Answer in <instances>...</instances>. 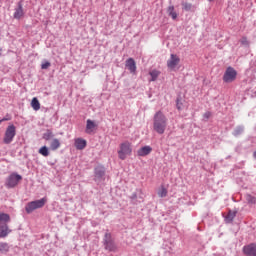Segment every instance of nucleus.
Masks as SVG:
<instances>
[{
	"label": "nucleus",
	"mask_w": 256,
	"mask_h": 256,
	"mask_svg": "<svg viewBox=\"0 0 256 256\" xmlns=\"http://www.w3.org/2000/svg\"><path fill=\"white\" fill-rule=\"evenodd\" d=\"M158 196L161 198L167 197V188H165V186L160 187V189L158 190Z\"/></svg>",
	"instance_id": "obj_25"
},
{
	"label": "nucleus",
	"mask_w": 256,
	"mask_h": 256,
	"mask_svg": "<svg viewBox=\"0 0 256 256\" xmlns=\"http://www.w3.org/2000/svg\"><path fill=\"white\" fill-rule=\"evenodd\" d=\"M153 129L159 135H163V133H165V129H167V116H165L163 111H157L154 114Z\"/></svg>",
	"instance_id": "obj_1"
},
{
	"label": "nucleus",
	"mask_w": 256,
	"mask_h": 256,
	"mask_svg": "<svg viewBox=\"0 0 256 256\" xmlns=\"http://www.w3.org/2000/svg\"><path fill=\"white\" fill-rule=\"evenodd\" d=\"M97 123H95V121L91 120V119H88L86 121V130L85 132L88 134V135H91V133H95V131H97Z\"/></svg>",
	"instance_id": "obj_8"
},
{
	"label": "nucleus",
	"mask_w": 256,
	"mask_h": 256,
	"mask_svg": "<svg viewBox=\"0 0 256 256\" xmlns=\"http://www.w3.org/2000/svg\"><path fill=\"white\" fill-rule=\"evenodd\" d=\"M46 203H47V198H41L40 200L29 202L25 207V211L28 214L33 213L35 209H41L45 207Z\"/></svg>",
	"instance_id": "obj_3"
},
{
	"label": "nucleus",
	"mask_w": 256,
	"mask_h": 256,
	"mask_svg": "<svg viewBox=\"0 0 256 256\" xmlns=\"http://www.w3.org/2000/svg\"><path fill=\"white\" fill-rule=\"evenodd\" d=\"M237 79V70L233 67H228L223 75L224 83H233Z\"/></svg>",
	"instance_id": "obj_6"
},
{
	"label": "nucleus",
	"mask_w": 256,
	"mask_h": 256,
	"mask_svg": "<svg viewBox=\"0 0 256 256\" xmlns=\"http://www.w3.org/2000/svg\"><path fill=\"white\" fill-rule=\"evenodd\" d=\"M61 147V141L57 138H53L50 141V150L51 151H57Z\"/></svg>",
	"instance_id": "obj_16"
},
{
	"label": "nucleus",
	"mask_w": 256,
	"mask_h": 256,
	"mask_svg": "<svg viewBox=\"0 0 256 256\" xmlns=\"http://www.w3.org/2000/svg\"><path fill=\"white\" fill-rule=\"evenodd\" d=\"M42 137L45 141H50V139H53L54 135L51 130H47Z\"/></svg>",
	"instance_id": "obj_24"
},
{
	"label": "nucleus",
	"mask_w": 256,
	"mask_h": 256,
	"mask_svg": "<svg viewBox=\"0 0 256 256\" xmlns=\"http://www.w3.org/2000/svg\"><path fill=\"white\" fill-rule=\"evenodd\" d=\"M237 217V211L229 210L228 214L225 217L226 223H233V219Z\"/></svg>",
	"instance_id": "obj_18"
},
{
	"label": "nucleus",
	"mask_w": 256,
	"mask_h": 256,
	"mask_svg": "<svg viewBox=\"0 0 256 256\" xmlns=\"http://www.w3.org/2000/svg\"><path fill=\"white\" fill-rule=\"evenodd\" d=\"M74 145L78 151H83L87 147V141L82 138L75 139Z\"/></svg>",
	"instance_id": "obj_11"
},
{
	"label": "nucleus",
	"mask_w": 256,
	"mask_h": 256,
	"mask_svg": "<svg viewBox=\"0 0 256 256\" xmlns=\"http://www.w3.org/2000/svg\"><path fill=\"white\" fill-rule=\"evenodd\" d=\"M9 251V244L2 242L0 243V253H7Z\"/></svg>",
	"instance_id": "obj_26"
},
{
	"label": "nucleus",
	"mask_w": 256,
	"mask_h": 256,
	"mask_svg": "<svg viewBox=\"0 0 256 256\" xmlns=\"http://www.w3.org/2000/svg\"><path fill=\"white\" fill-rule=\"evenodd\" d=\"M105 177V168L103 166H98L95 169V181H101Z\"/></svg>",
	"instance_id": "obj_12"
},
{
	"label": "nucleus",
	"mask_w": 256,
	"mask_h": 256,
	"mask_svg": "<svg viewBox=\"0 0 256 256\" xmlns=\"http://www.w3.org/2000/svg\"><path fill=\"white\" fill-rule=\"evenodd\" d=\"M31 107L34 109V111H39L41 109V103H39V100L37 97H34L31 101Z\"/></svg>",
	"instance_id": "obj_19"
},
{
	"label": "nucleus",
	"mask_w": 256,
	"mask_h": 256,
	"mask_svg": "<svg viewBox=\"0 0 256 256\" xmlns=\"http://www.w3.org/2000/svg\"><path fill=\"white\" fill-rule=\"evenodd\" d=\"M204 119H209L211 117V112H206L203 115Z\"/></svg>",
	"instance_id": "obj_30"
},
{
	"label": "nucleus",
	"mask_w": 256,
	"mask_h": 256,
	"mask_svg": "<svg viewBox=\"0 0 256 256\" xmlns=\"http://www.w3.org/2000/svg\"><path fill=\"white\" fill-rule=\"evenodd\" d=\"M151 151H153V148H151V146H144V147L140 148L137 153H138L139 157H145V156L149 155L151 153Z\"/></svg>",
	"instance_id": "obj_13"
},
{
	"label": "nucleus",
	"mask_w": 256,
	"mask_h": 256,
	"mask_svg": "<svg viewBox=\"0 0 256 256\" xmlns=\"http://www.w3.org/2000/svg\"><path fill=\"white\" fill-rule=\"evenodd\" d=\"M11 233V230H9V226L7 224L0 225V238H5L7 235Z\"/></svg>",
	"instance_id": "obj_15"
},
{
	"label": "nucleus",
	"mask_w": 256,
	"mask_h": 256,
	"mask_svg": "<svg viewBox=\"0 0 256 256\" xmlns=\"http://www.w3.org/2000/svg\"><path fill=\"white\" fill-rule=\"evenodd\" d=\"M22 179H23L22 175H19L17 173H12L6 179L5 186L8 189H13L14 187H17L19 185V181H22Z\"/></svg>",
	"instance_id": "obj_4"
},
{
	"label": "nucleus",
	"mask_w": 256,
	"mask_h": 256,
	"mask_svg": "<svg viewBox=\"0 0 256 256\" xmlns=\"http://www.w3.org/2000/svg\"><path fill=\"white\" fill-rule=\"evenodd\" d=\"M3 123V121L0 120V124Z\"/></svg>",
	"instance_id": "obj_33"
},
{
	"label": "nucleus",
	"mask_w": 256,
	"mask_h": 256,
	"mask_svg": "<svg viewBox=\"0 0 256 256\" xmlns=\"http://www.w3.org/2000/svg\"><path fill=\"white\" fill-rule=\"evenodd\" d=\"M149 75L151 76V81H157V78L159 75H161V72L158 70H152L150 71Z\"/></svg>",
	"instance_id": "obj_23"
},
{
	"label": "nucleus",
	"mask_w": 256,
	"mask_h": 256,
	"mask_svg": "<svg viewBox=\"0 0 256 256\" xmlns=\"http://www.w3.org/2000/svg\"><path fill=\"white\" fill-rule=\"evenodd\" d=\"M48 67H51V62L45 61L41 64V69H47Z\"/></svg>",
	"instance_id": "obj_28"
},
{
	"label": "nucleus",
	"mask_w": 256,
	"mask_h": 256,
	"mask_svg": "<svg viewBox=\"0 0 256 256\" xmlns=\"http://www.w3.org/2000/svg\"><path fill=\"white\" fill-rule=\"evenodd\" d=\"M25 15V12L23 11V5L21 3H18V7L15 9L14 12V19H21Z\"/></svg>",
	"instance_id": "obj_14"
},
{
	"label": "nucleus",
	"mask_w": 256,
	"mask_h": 256,
	"mask_svg": "<svg viewBox=\"0 0 256 256\" xmlns=\"http://www.w3.org/2000/svg\"><path fill=\"white\" fill-rule=\"evenodd\" d=\"M240 43L241 45H249V40H247V37H242Z\"/></svg>",
	"instance_id": "obj_29"
},
{
	"label": "nucleus",
	"mask_w": 256,
	"mask_h": 256,
	"mask_svg": "<svg viewBox=\"0 0 256 256\" xmlns=\"http://www.w3.org/2000/svg\"><path fill=\"white\" fill-rule=\"evenodd\" d=\"M179 63H181L179 56H177V54H171L170 58L167 60V67L170 71H175V68Z\"/></svg>",
	"instance_id": "obj_7"
},
{
	"label": "nucleus",
	"mask_w": 256,
	"mask_h": 256,
	"mask_svg": "<svg viewBox=\"0 0 256 256\" xmlns=\"http://www.w3.org/2000/svg\"><path fill=\"white\" fill-rule=\"evenodd\" d=\"M167 13L169 17H171L173 20L177 19V12H175V7L174 6H169L167 8Z\"/></svg>",
	"instance_id": "obj_20"
},
{
	"label": "nucleus",
	"mask_w": 256,
	"mask_h": 256,
	"mask_svg": "<svg viewBox=\"0 0 256 256\" xmlns=\"http://www.w3.org/2000/svg\"><path fill=\"white\" fill-rule=\"evenodd\" d=\"M243 253L246 256H256V244H249L244 246Z\"/></svg>",
	"instance_id": "obj_9"
},
{
	"label": "nucleus",
	"mask_w": 256,
	"mask_h": 256,
	"mask_svg": "<svg viewBox=\"0 0 256 256\" xmlns=\"http://www.w3.org/2000/svg\"><path fill=\"white\" fill-rule=\"evenodd\" d=\"M38 153H39L40 155H42L43 157H49V148H47V146H42V147L39 149Z\"/></svg>",
	"instance_id": "obj_22"
},
{
	"label": "nucleus",
	"mask_w": 256,
	"mask_h": 256,
	"mask_svg": "<svg viewBox=\"0 0 256 256\" xmlns=\"http://www.w3.org/2000/svg\"><path fill=\"white\" fill-rule=\"evenodd\" d=\"M133 153V145L129 141H124L120 143L119 149H118V158L121 159V161H125L127 157H130Z\"/></svg>",
	"instance_id": "obj_2"
},
{
	"label": "nucleus",
	"mask_w": 256,
	"mask_h": 256,
	"mask_svg": "<svg viewBox=\"0 0 256 256\" xmlns=\"http://www.w3.org/2000/svg\"><path fill=\"white\" fill-rule=\"evenodd\" d=\"M126 67L133 75L137 73V64L135 63V60L133 58H129L126 60Z\"/></svg>",
	"instance_id": "obj_10"
},
{
	"label": "nucleus",
	"mask_w": 256,
	"mask_h": 256,
	"mask_svg": "<svg viewBox=\"0 0 256 256\" xmlns=\"http://www.w3.org/2000/svg\"><path fill=\"white\" fill-rule=\"evenodd\" d=\"M246 201L247 203H249L250 205H255L256 203V198L254 196H252L251 194H247L246 195Z\"/></svg>",
	"instance_id": "obj_27"
},
{
	"label": "nucleus",
	"mask_w": 256,
	"mask_h": 256,
	"mask_svg": "<svg viewBox=\"0 0 256 256\" xmlns=\"http://www.w3.org/2000/svg\"><path fill=\"white\" fill-rule=\"evenodd\" d=\"M105 241H111V234L109 233L105 234Z\"/></svg>",
	"instance_id": "obj_31"
},
{
	"label": "nucleus",
	"mask_w": 256,
	"mask_h": 256,
	"mask_svg": "<svg viewBox=\"0 0 256 256\" xmlns=\"http://www.w3.org/2000/svg\"><path fill=\"white\" fill-rule=\"evenodd\" d=\"M1 121L3 123V121H9V119L8 118H3V119H1Z\"/></svg>",
	"instance_id": "obj_32"
},
{
	"label": "nucleus",
	"mask_w": 256,
	"mask_h": 256,
	"mask_svg": "<svg viewBox=\"0 0 256 256\" xmlns=\"http://www.w3.org/2000/svg\"><path fill=\"white\" fill-rule=\"evenodd\" d=\"M11 221V217L9 214L1 213L0 214V223H9Z\"/></svg>",
	"instance_id": "obj_21"
},
{
	"label": "nucleus",
	"mask_w": 256,
	"mask_h": 256,
	"mask_svg": "<svg viewBox=\"0 0 256 256\" xmlns=\"http://www.w3.org/2000/svg\"><path fill=\"white\" fill-rule=\"evenodd\" d=\"M105 249L107 251H117V245L115 244V242H113V240H105Z\"/></svg>",
	"instance_id": "obj_17"
},
{
	"label": "nucleus",
	"mask_w": 256,
	"mask_h": 256,
	"mask_svg": "<svg viewBox=\"0 0 256 256\" xmlns=\"http://www.w3.org/2000/svg\"><path fill=\"white\" fill-rule=\"evenodd\" d=\"M15 135H17V129L15 128V125H9L6 128L5 134H4V143L6 145H9V143L13 142V139H15Z\"/></svg>",
	"instance_id": "obj_5"
}]
</instances>
